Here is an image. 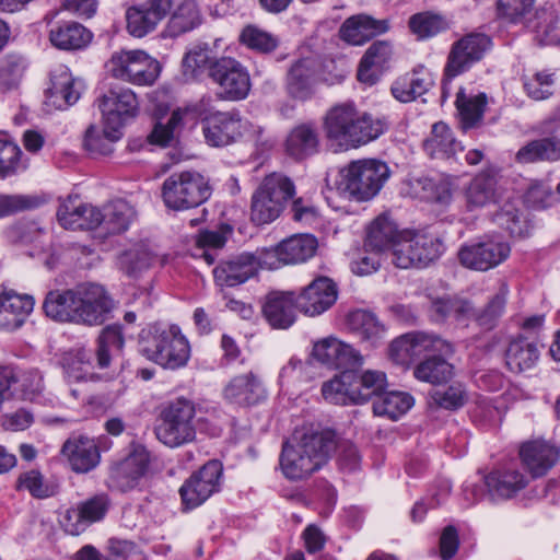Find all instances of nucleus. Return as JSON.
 <instances>
[{"label":"nucleus","instance_id":"59","mask_svg":"<svg viewBox=\"0 0 560 560\" xmlns=\"http://www.w3.org/2000/svg\"><path fill=\"white\" fill-rule=\"evenodd\" d=\"M16 491H26L35 499H47L58 493V486L45 479L37 469H30L19 475Z\"/></svg>","mask_w":560,"mask_h":560},{"label":"nucleus","instance_id":"19","mask_svg":"<svg viewBox=\"0 0 560 560\" xmlns=\"http://www.w3.org/2000/svg\"><path fill=\"white\" fill-rule=\"evenodd\" d=\"M312 357L336 370L352 371L363 365V355L358 350L331 336L314 343Z\"/></svg>","mask_w":560,"mask_h":560},{"label":"nucleus","instance_id":"25","mask_svg":"<svg viewBox=\"0 0 560 560\" xmlns=\"http://www.w3.org/2000/svg\"><path fill=\"white\" fill-rule=\"evenodd\" d=\"M540 357L537 338L520 332L510 338L505 351V366L512 373H522L533 369Z\"/></svg>","mask_w":560,"mask_h":560},{"label":"nucleus","instance_id":"5","mask_svg":"<svg viewBox=\"0 0 560 560\" xmlns=\"http://www.w3.org/2000/svg\"><path fill=\"white\" fill-rule=\"evenodd\" d=\"M293 180L282 173L266 175L250 198V221L257 225H266L276 221L295 196Z\"/></svg>","mask_w":560,"mask_h":560},{"label":"nucleus","instance_id":"57","mask_svg":"<svg viewBox=\"0 0 560 560\" xmlns=\"http://www.w3.org/2000/svg\"><path fill=\"white\" fill-rule=\"evenodd\" d=\"M352 371H341L332 380L325 382L322 386V395L334 405H355V397L352 395Z\"/></svg>","mask_w":560,"mask_h":560},{"label":"nucleus","instance_id":"47","mask_svg":"<svg viewBox=\"0 0 560 560\" xmlns=\"http://www.w3.org/2000/svg\"><path fill=\"white\" fill-rule=\"evenodd\" d=\"M288 95L296 101L306 102L315 93L313 71L307 60H299L291 66L285 79Z\"/></svg>","mask_w":560,"mask_h":560},{"label":"nucleus","instance_id":"29","mask_svg":"<svg viewBox=\"0 0 560 560\" xmlns=\"http://www.w3.org/2000/svg\"><path fill=\"white\" fill-rule=\"evenodd\" d=\"M34 299L0 287V329L20 328L34 308Z\"/></svg>","mask_w":560,"mask_h":560},{"label":"nucleus","instance_id":"52","mask_svg":"<svg viewBox=\"0 0 560 560\" xmlns=\"http://www.w3.org/2000/svg\"><path fill=\"white\" fill-rule=\"evenodd\" d=\"M408 28L417 40H428L450 28L444 15L432 11L412 14L408 20Z\"/></svg>","mask_w":560,"mask_h":560},{"label":"nucleus","instance_id":"53","mask_svg":"<svg viewBox=\"0 0 560 560\" xmlns=\"http://www.w3.org/2000/svg\"><path fill=\"white\" fill-rule=\"evenodd\" d=\"M487 103L486 93L468 96L464 89L457 92L455 104L464 129L474 128L482 120Z\"/></svg>","mask_w":560,"mask_h":560},{"label":"nucleus","instance_id":"55","mask_svg":"<svg viewBox=\"0 0 560 560\" xmlns=\"http://www.w3.org/2000/svg\"><path fill=\"white\" fill-rule=\"evenodd\" d=\"M508 296L509 288L506 284H502L499 291L489 298L482 308L477 312L472 311L471 317H474L479 327L491 330L499 324L505 312Z\"/></svg>","mask_w":560,"mask_h":560},{"label":"nucleus","instance_id":"41","mask_svg":"<svg viewBox=\"0 0 560 560\" xmlns=\"http://www.w3.org/2000/svg\"><path fill=\"white\" fill-rule=\"evenodd\" d=\"M102 224L100 229L105 235H117L126 232L136 219L135 208L122 199L106 203L102 209Z\"/></svg>","mask_w":560,"mask_h":560},{"label":"nucleus","instance_id":"7","mask_svg":"<svg viewBox=\"0 0 560 560\" xmlns=\"http://www.w3.org/2000/svg\"><path fill=\"white\" fill-rule=\"evenodd\" d=\"M197 409L192 400L177 397L171 400L162 410L155 435L164 445L175 448L189 444L196 440V425L194 419Z\"/></svg>","mask_w":560,"mask_h":560},{"label":"nucleus","instance_id":"33","mask_svg":"<svg viewBox=\"0 0 560 560\" xmlns=\"http://www.w3.org/2000/svg\"><path fill=\"white\" fill-rule=\"evenodd\" d=\"M387 20H375L366 14L348 18L339 30L340 38L351 45H363L388 31Z\"/></svg>","mask_w":560,"mask_h":560},{"label":"nucleus","instance_id":"27","mask_svg":"<svg viewBox=\"0 0 560 560\" xmlns=\"http://www.w3.org/2000/svg\"><path fill=\"white\" fill-rule=\"evenodd\" d=\"M224 398L232 405L250 407L267 398V390L261 380L248 372L233 377L223 390Z\"/></svg>","mask_w":560,"mask_h":560},{"label":"nucleus","instance_id":"26","mask_svg":"<svg viewBox=\"0 0 560 560\" xmlns=\"http://www.w3.org/2000/svg\"><path fill=\"white\" fill-rule=\"evenodd\" d=\"M252 253L243 252L221 260L212 270L217 285L232 288L245 283L256 276V265Z\"/></svg>","mask_w":560,"mask_h":560},{"label":"nucleus","instance_id":"42","mask_svg":"<svg viewBox=\"0 0 560 560\" xmlns=\"http://www.w3.org/2000/svg\"><path fill=\"white\" fill-rule=\"evenodd\" d=\"M474 305L468 300L443 295L431 299L429 315L435 323H444L448 318L464 322L471 317Z\"/></svg>","mask_w":560,"mask_h":560},{"label":"nucleus","instance_id":"60","mask_svg":"<svg viewBox=\"0 0 560 560\" xmlns=\"http://www.w3.org/2000/svg\"><path fill=\"white\" fill-rule=\"evenodd\" d=\"M233 229L225 224L219 231L203 230L197 235V248L201 252L200 256L208 265H212L217 259V252L223 248L228 241V235Z\"/></svg>","mask_w":560,"mask_h":560},{"label":"nucleus","instance_id":"4","mask_svg":"<svg viewBox=\"0 0 560 560\" xmlns=\"http://www.w3.org/2000/svg\"><path fill=\"white\" fill-rule=\"evenodd\" d=\"M139 352L166 370H178L190 359V345L177 325L153 324L139 334Z\"/></svg>","mask_w":560,"mask_h":560},{"label":"nucleus","instance_id":"38","mask_svg":"<svg viewBox=\"0 0 560 560\" xmlns=\"http://www.w3.org/2000/svg\"><path fill=\"white\" fill-rule=\"evenodd\" d=\"M93 34L82 24L74 21L60 22L49 32L50 43L63 50L85 48L92 40Z\"/></svg>","mask_w":560,"mask_h":560},{"label":"nucleus","instance_id":"12","mask_svg":"<svg viewBox=\"0 0 560 560\" xmlns=\"http://www.w3.org/2000/svg\"><path fill=\"white\" fill-rule=\"evenodd\" d=\"M492 47L491 36L482 32H470L455 40L451 46L444 67V81H452L470 70L486 57Z\"/></svg>","mask_w":560,"mask_h":560},{"label":"nucleus","instance_id":"16","mask_svg":"<svg viewBox=\"0 0 560 560\" xmlns=\"http://www.w3.org/2000/svg\"><path fill=\"white\" fill-rule=\"evenodd\" d=\"M222 475L223 467L219 460H209L199 470L192 472L178 491L183 510H194L219 492Z\"/></svg>","mask_w":560,"mask_h":560},{"label":"nucleus","instance_id":"35","mask_svg":"<svg viewBox=\"0 0 560 560\" xmlns=\"http://www.w3.org/2000/svg\"><path fill=\"white\" fill-rule=\"evenodd\" d=\"M423 150L435 160H452L464 150L452 129L443 121L432 125L429 137L423 141Z\"/></svg>","mask_w":560,"mask_h":560},{"label":"nucleus","instance_id":"36","mask_svg":"<svg viewBox=\"0 0 560 560\" xmlns=\"http://www.w3.org/2000/svg\"><path fill=\"white\" fill-rule=\"evenodd\" d=\"M393 45L388 40H376L370 45L360 60L357 78L360 82L374 84L380 71L392 59Z\"/></svg>","mask_w":560,"mask_h":560},{"label":"nucleus","instance_id":"2","mask_svg":"<svg viewBox=\"0 0 560 560\" xmlns=\"http://www.w3.org/2000/svg\"><path fill=\"white\" fill-rule=\"evenodd\" d=\"M323 127L329 140L358 148L381 137L389 122L383 115L360 112L353 102H345L327 110Z\"/></svg>","mask_w":560,"mask_h":560},{"label":"nucleus","instance_id":"9","mask_svg":"<svg viewBox=\"0 0 560 560\" xmlns=\"http://www.w3.org/2000/svg\"><path fill=\"white\" fill-rule=\"evenodd\" d=\"M208 77L217 85L219 100L240 102L247 98L252 90L250 74L245 65L230 56L210 61Z\"/></svg>","mask_w":560,"mask_h":560},{"label":"nucleus","instance_id":"13","mask_svg":"<svg viewBox=\"0 0 560 560\" xmlns=\"http://www.w3.org/2000/svg\"><path fill=\"white\" fill-rule=\"evenodd\" d=\"M107 67L112 77L135 85L153 84L161 71L159 61L143 50L117 51Z\"/></svg>","mask_w":560,"mask_h":560},{"label":"nucleus","instance_id":"34","mask_svg":"<svg viewBox=\"0 0 560 560\" xmlns=\"http://www.w3.org/2000/svg\"><path fill=\"white\" fill-rule=\"evenodd\" d=\"M296 298L293 293L271 292L266 296L262 314L276 329H288L296 318Z\"/></svg>","mask_w":560,"mask_h":560},{"label":"nucleus","instance_id":"64","mask_svg":"<svg viewBox=\"0 0 560 560\" xmlns=\"http://www.w3.org/2000/svg\"><path fill=\"white\" fill-rule=\"evenodd\" d=\"M526 200L535 209H546L560 203V182L555 188L548 182L533 183L527 189Z\"/></svg>","mask_w":560,"mask_h":560},{"label":"nucleus","instance_id":"24","mask_svg":"<svg viewBox=\"0 0 560 560\" xmlns=\"http://www.w3.org/2000/svg\"><path fill=\"white\" fill-rule=\"evenodd\" d=\"M284 152L295 161H303L318 153L320 133L315 121L296 124L290 129L284 140Z\"/></svg>","mask_w":560,"mask_h":560},{"label":"nucleus","instance_id":"14","mask_svg":"<svg viewBox=\"0 0 560 560\" xmlns=\"http://www.w3.org/2000/svg\"><path fill=\"white\" fill-rule=\"evenodd\" d=\"M511 254L510 244L498 236L483 235L460 245L459 264L469 270L488 271L504 262Z\"/></svg>","mask_w":560,"mask_h":560},{"label":"nucleus","instance_id":"62","mask_svg":"<svg viewBox=\"0 0 560 560\" xmlns=\"http://www.w3.org/2000/svg\"><path fill=\"white\" fill-rule=\"evenodd\" d=\"M124 346L125 339L121 327L119 325L105 327L97 339L96 359L98 368H108L110 364V351H121Z\"/></svg>","mask_w":560,"mask_h":560},{"label":"nucleus","instance_id":"8","mask_svg":"<svg viewBox=\"0 0 560 560\" xmlns=\"http://www.w3.org/2000/svg\"><path fill=\"white\" fill-rule=\"evenodd\" d=\"M212 195L209 180L195 171L173 173L162 185L165 206L173 210H187L206 202Z\"/></svg>","mask_w":560,"mask_h":560},{"label":"nucleus","instance_id":"17","mask_svg":"<svg viewBox=\"0 0 560 560\" xmlns=\"http://www.w3.org/2000/svg\"><path fill=\"white\" fill-rule=\"evenodd\" d=\"M112 506L107 493L93 494L69 508L63 516L62 526L66 533L78 536L91 525L102 522Z\"/></svg>","mask_w":560,"mask_h":560},{"label":"nucleus","instance_id":"48","mask_svg":"<svg viewBox=\"0 0 560 560\" xmlns=\"http://www.w3.org/2000/svg\"><path fill=\"white\" fill-rule=\"evenodd\" d=\"M352 376L354 387L352 395L355 397V405L364 404L371 398L376 399L387 386V376L382 371L366 370L358 373L357 369H353Z\"/></svg>","mask_w":560,"mask_h":560},{"label":"nucleus","instance_id":"15","mask_svg":"<svg viewBox=\"0 0 560 560\" xmlns=\"http://www.w3.org/2000/svg\"><path fill=\"white\" fill-rule=\"evenodd\" d=\"M452 354V343L441 337L427 332H408L394 339L388 348L390 360L404 368L410 366L416 359L427 353Z\"/></svg>","mask_w":560,"mask_h":560},{"label":"nucleus","instance_id":"6","mask_svg":"<svg viewBox=\"0 0 560 560\" xmlns=\"http://www.w3.org/2000/svg\"><path fill=\"white\" fill-rule=\"evenodd\" d=\"M389 177L386 163L377 160H360L351 162L339 172L337 190L357 201L373 199Z\"/></svg>","mask_w":560,"mask_h":560},{"label":"nucleus","instance_id":"54","mask_svg":"<svg viewBox=\"0 0 560 560\" xmlns=\"http://www.w3.org/2000/svg\"><path fill=\"white\" fill-rule=\"evenodd\" d=\"M442 355L438 353L418 363L413 369V376L420 382L433 385L448 382L454 376V366Z\"/></svg>","mask_w":560,"mask_h":560},{"label":"nucleus","instance_id":"1","mask_svg":"<svg viewBox=\"0 0 560 560\" xmlns=\"http://www.w3.org/2000/svg\"><path fill=\"white\" fill-rule=\"evenodd\" d=\"M43 310L47 317L57 323L98 326L108 318L113 300L102 285L84 283L72 289L49 291Z\"/></svg>","mask_w":560,"mask_h":560},{"label":"nucleus","instance_id":"49","mask_svg":"<svg viewBox=\"0 0 560 560\" xmlns=\"http://www.w3.org/2000/svg\"><path fill=\"white\" fill-rule=\"evenodd\" d=\"M201 24L200 10L195 0H183L171 15L165 32L170 37H178Z\"/></svg>","mask_w":560,"mask_h":560},{"label":"nucleus","instance_id":"11","mask_svg":"<svg viewBox=\"0 0 560 560\" xmlns=\"http://www.w3.org/2000/svg\"><path fill=\"white\" fill-rule=\"evenodd\" d=\"M102 113L104 132L112 141L121 137V129L139 113V102L136 93L126 88L108 90L97 100Z\"/></svg>","mask_w":560,"mask_h":560},{"label":"nucleus","instance_id":"58","mask_svg":"<svg viewBox=\"0 0 560 560\" xmlns=\"http://www.w3.org/2000/svg\"><path fill=\"white\" fill-rule=\"evenodd\" d=\"M153 260L154 256L149 248L145 245L137 244L118 256L117 266L126 276L137 278L151 267Z\"/></svg>","mask_w":560,"mask_h":560},{"label":"nucleus","instance_id":"3","mask_svg":"<svg viewBox=\"0 0 560 560\" xmlns=\"http://www.w3.org/2000/svg\"><path fill=\"white\" fill-rule=\"evenodd\" d=\"M336 443L330 431H307L296 444L283 443L280 468L289 480H302L319 470L328 460Z\"/></svg>","mask_w":560,"mask_h":560},{"label":"nucleus","instance_id":"39","mask_svg":"<svg viewBox=\"0 0 560 560\" xmlns=\"http://www.w3.org/2000/svg\"><path fill=\"white\" fill-rule=\"evenodd\" d=\"M497 176L492 170L479 172L465 187L464 196L469 210L482 208L495 200Z\"/></svg>","mask_w":560,"mask_h":560},{"label":"nucleus","instance_id":"37","mask_svg":"<svg viewBox=\"0 0 560 560\" xmlns=\"http://www.w3.org/2000/svg\"><path fill=\"white\" fill-rule=\"evenodd\" d=\"M404 234L389 217L380 215L371 223L364 246L372 252L390 250L393 257L396 243L400 242Z\"/></svg>","mask_w":560,"mask_h":560},{"label":"nucleus","instance_id":"10","mask_svg":"<svg viewBox=\"0 0 560 560\" xmlns=\"http://www.w3.org/2000/svg\"><path fill=\"white\" fill-rule=\"evenodd\" d=\"M445 252L443 240L434 234L405 232L396 243L392 262L400 269L425 268L438 260Z\"/></svg>","mask_w":560,"mask_h":560},{"label":"nucleus","instance_id":"20","mask_svg":"<svg viewBox=\"0 0 560 560\" xmlns=\"http://www.w3.org/2000/svg\"><path fill=\"white\" fill-rule=\"evenodd\" d=\"M337 294V287L331 279L318 277L296 298V306L302 313L316 316L335 304Z\"/></svg>","mask_w":560,"mask_h":560},{"label":"nucleus","instance_id":"46","mask_svg":"<svg viewBox=\"0 0 560 560\" xmlns=\"http://www.w3.org/2000/svg\"><path fill=\"white\" fill-rule=\"evenodd\" d=\"M515 160L522 164L559 161L560 138L551 136L532 140L517 151Z\"/></svg>","mask_w":560,"mask_h":560},{"label":"nucleus","instance_id":"44","mask_svg":"<svg viewBox=\"0 0 560 560\" xmlns=\"http://www.w3.org/2000/svg\"><path fill=\"white\" fill-rule=\"evenodd\" d=\"M559 14L553 7H544L536 10L527 21V28L535 34L540 45L560 44Z\"/></svg>","mask_w":560,"mask_h":560},{"label":"nucleus","instance_id":"40","mask_svg":"<svg viewBox=\"0 0 560 560\" xmlns=\"http://www.w3.org/2000/svg\"><path fill=\"white\" fill-rule=\"evenodd\" d=\"M350 330L364 343L374 348L385 339V326L371 312L357 310L348 315Z\"/></svg>","mask_w":560,"mask_h":560},{"label":"nucleus","instance_id":"45","mask_svg":"<svg viewBox=\"0 0 560 560\" xmlns=\"http://www.w3.org/2000/svg\"><path fill=\"white\" fill-rule=\"evenodd\" d=\"M61 366L65 378L69 383L94 381L91 353L85 348H72L66 351L61 358Z\"/></svg>","mask_w":560,"mask_h":560},{"label":"nucleus","instance_id":"21","mask_svg":"<svg viewBox=\"0 0 560 560\" xmlns=\"http://www.w3.org/2000/svg\"><path fill=\"white\" fill-rule=\"evenodd\" d=\"M60 453L67 459L70 468L78 474L93 470L101 460L95 440L82 434L67 439Z\"/></svg>","mask_w":560,"mask_h":560},{"label":"nucleus","instance_id":"50","mask_svg":"<svg viewBox=\"0 0 560 560\" xmlns=\"http://www.w3.org/2000/svg\"><path fill=\"white\" fill-rule=\"evenodd\" d=\"M415 404L413 397L406 392L392 390L383 392L373 400V413L378 417H386L397 420L404 416Z\"/></svg>","mask_w":560,"mask_h":560},{"label":"nucleus","instance_id":"32","mask_svg":"<svg viewBox=\"0 0 560 560\" xmlns=\"http://www.w3.org/2000/svg\"><path fill=\"white\" fill-rule=\"evenodd\" d=\"M82 88V82L73 78L68 68L61 67L51 73L46 96L56 108L66 109L78 102Z\"/></svg>","mask_w":560,"mask_h":560},{"label":"nucleus","instance_id":"43","mask_svg":"<svg viewBox=\"0 0 560 560\" xmlns=\"http://www.w3.org/2000/svg\"><path fill=\"white\" fill-rule=\"evenodd\" d=\"M410 186L421 200L439 205H447L452 200V184L443 175L416 177Z\"/></svg>","mask_w":560,"mask_h":560},{"label":"nucleus","instance_id":"30","mask_svg":"<svg viewBox=\"0 0 560 560\" xmlns=\"http://www.w3.org/2000/svg\"><path fill=\"white\" fill-rule=\"evenodd\" d=\"M149 464V453L143 447L137 448L122 460L112 466L110 478L121 491L131 490L147 474Z\"/></svg>","mask_w":560,"mask_h":560},{"label":"nucleus","instance_id":"56","mask_svg":"<svg viewBox=\"0 0 560 560\" xmlns=\"http://www.w3.org/2000/svg\"><path fill=\"white\" fill-rule=\"evenodd\" d=\"M238 43L248 50L260 55H268L278 48L280 40L275 34L258 25L247 24L238 34Z\"/></svg>","mask_w":560,"mask_h":560},{"label":"nucleus","instance_id":"63","mask_svg":"<svg viewBox=\"0 0 560 560\" xmlns=\"http://www.w3.org/2000/svg\"><path fill=\"white\" fill-rule=\"evenodd\" d=\"M126 22L128 33L137 38L153 32L160 23L143 3L132 5L126 11Z\"/></svg>","mask_w":560,"mask_h":560},{"label":"nucleus","instance_id":"31","mask_svg":"<svg viewBox=\"0 0 560 560\" xmlns=\"http://www.w3.org/2000/svg\"><path fill=\"white\" fill-rule=\"evenodd\" d=\"M527 485L528 477L516 467L495 469L485 477V486L492 500L511 499Z\"/></svg>","mask_w":560,"mask_h":560},{"label":"nucleus","instance_id":"28","mask_svg":"<svg viewBox=\"0 0 560 560\" xmlns=\"http://www.w3.org/2000/svg\"><path fill=\"white\" fill-rule=\"evenodd\" d=\"M520 457L534 478L546 475L559 460L560 450L545 440L523 443Z\"/></svg>","mask_w":560,"mask_h":560},{"label":"nucleus","instance_id":"51","mask_svg":"<svg viewBox=\"0 0 560 560\" xmlns=\"http://www.w3.org/2000/svg\"><path fill=\"white\" fill-rule=\"evenodd\" d=\"M317 248V238L312 234H294L280 242L284 264L304 262L316 254Z\"/></svg>","mask_w":560,"mask_h":560},{"label":"nucleus","instance_id":"22","mask_svg":"<svg viewBox=\"0 0 560 560\" xmlns=\"http://www.w3.org/2000/svg\"><path fill=\"white\" fill-rule=\"evenodd\" d=\"M58 222L69 230H95L102 224L101 209L69 196L57 210Z\"/></svg>","mask_w":560,"mask_h":560},{"label":"nucleus","instance_id":"18","mask_svg":"<svg viewBox=\"0 0 560 560\" xmlns=\"http://www.w3.org/2000/svg\"><path fill=\"white\" fill-rule=\"evenodd\" d=\"M250 126L238 110L217 112L203 120L202 132L208 144L225 147L241 140Z\"/></svg>","mask_w":560,"mask_h":560},{"label":"nucleus","instance_id":"23","mask_svg":"<svg viewBox=\"0 0 560 560\" xmlns=\"http://www.w3.org/2000/svg\"><path fill=\"white\" fill-rule=\"evenodd\" d=\"M10 400L15 398L34 401L44 390V377L39 370L22 369L15 364H2Z\"/></svg>","mask_w":560,"mask_h":560},{"label":"nucleus","instance_id":"61","mask_svg":"<svg viewBox=\"0 0 560 560\" xmlns=\"http://www.w3.org/2000/svg\"><path fill=\"white\" fill-rule=\"evenodd\" d=\"M26 168L23 152L18 143L7 136L0 137V178H7Z\"/></svg>","mask_w":560,"mask_h":560}]
</instances>
